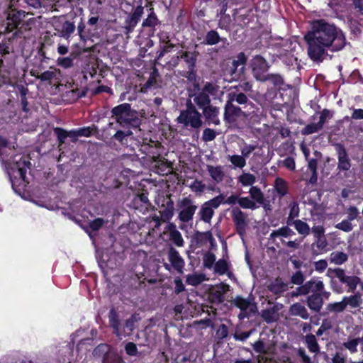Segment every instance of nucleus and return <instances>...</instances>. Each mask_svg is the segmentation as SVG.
Masks as SVG:
<instances>
[{
	"label": "nucleus",
	"mask_w": 363,
	"mask_h": 363,
	"mask_svg": "<svg viewBox=\"0 0 363 363\" xmlns=\"http://www.w3.org/2000/svg\"><path fill=\"white\" fill-rule=\"evenodd\" d=\"M311 30L304 36L308 45V55L311 60L322 62L327 50L337 52L346 45V38L342 30L334 23L325 19L314 20L311 23Z\"/></svg>",
	"instance_id": "f257e3e1"
},
{
	"label": "nucleus",
	"mask_w": 363,
	"mask_h": 363,
	"mask_svg": "<svg viewBox=\"0 0 363 363\" xmlns=\"http://www.w3.org/2000/svg\"><path fill=\"white\" fill-rule=\"evenodd\" d=\"M77 4H73L71 0H67L71 10L65 15L54 16L52 19V26L55 31V35L69 42L75 35H78L82 41H85V23L84 9Z\"/></svg>",
	"instance_id": "f03ea898"
},
{
	"label": "nucleus",
	"mask_w": 363,
	"mask_h": 363,
	"mask_svg": "<svg viewBox=\"0 0 363 363\" xmlns=\"http://www.w3.org/2000/svg\"><path fill=\"white\" fill-rule=\"evenodd\" d=\"M219 89L220 86L214 89L205 88L203 90V91L193 99L198 108L202 111L201 114L205 118L206 123L208 125L211 124L218 125L220 124L219 119L220 108L211 104V96L216 98L218 96Z\"/></svg>",
	"instance_id": "7ed1b4c3"
},
{
	"label": "nucleus",
	"mask_w": 363,
	"mask_h": 363,
	"mask_svg": "<svg viewBox=\"0 0 363 363\" xmlns=\"http://www.w3.org/2000/svg\"><path fill=\"white\" fill-rule=\"evenodd\" d=\"M111 113V118L121 127L137 128L141 125L138 111L128 103H123L113 107Z\"/></svg>",
	"instance_id": "20e7f679"
},
{
	"label": "nucleus",
	"mask_w": 363,
	"mask_h": 363,
	"mask_svg": "<svg viewBox=\"0 0 363 363\" xmlns=\"http://www.w3.org/2000/svg\"><path fill=\"white\" fill-rule=\"evenodd\" d=\"M30 166L29 160L23 156L13 163L9 175L12 189L15 192L20 194L26 184L29 183L26 178V172Z\"/></svg>",
	"instance_id": "39448f33"
},
{
	"label": "nucleus",
	"mask_w": 363,
	"mask_h": 363,
	"mask_svg": "<svg viewBox=\"0 0 363 363\" xmlns=\"http://www.w3.org/2000/svg\"><path fill=\"white\" fill-rule=\"evenodd\" d=\"M186 108L180 111L177 118L178 123L182 124L184 127H190L193 129H199L203 125L202 114L192 98L188 97L186 104Z\"/></svg>",
	"instance_id": "423d86ee"
},
{
	"label": "nucleus",
	"mask_w": 363,
	"mask_h": 363,
	"mask_svg": "<svg viewBox=\"0 0 363 363\" xmlns=\"http://www.w3.org/2000/svg\"><path fill=\"white\" fill-rule=\"evenodd\" d=\"M335 150L337 157V173L338 179L347 182L350 178H354V173L351 169L352 162L349 154L342 143H335Z\"/></svg>",
	"instance_id": "0eeeda50"
},
{
	"label": "nucleus",
	"mask_w": 363,
	"mask_h": 363,
	"mask_svg": "<svg viewBox=\"0 0 363 363\" xmlns=\"http://www.w3.org/2000/svg\"><path fill=\"white\" fill-rule=\"evenodd\" d=\"M182 76L187 80V86L186 89L187 96L192 98L193 99L195 97H197L200 93L203 91V90H204L205 88L214 89L219 86L218 84L212 82H203V85L201 86L199 82L200 78L197 76L195 68H188V70L185 72Z\"/></svg>",
	"instance_id": "6e6552de"
},
{
	"label": "nucleus",
	"mask_w": 363,
	"mask_h": 363,
	"mask_svg": "<svg viewBox=\"0 0 363 363\" xmlns=\"http://www.w3.org/2000/svg\"><path fill=\"white\" fill-rule=\"evenodd\" d=\"M248 193L249 196H241L240 208L255 210L262 206L265 211L270 210L269 201L265 199L264 194L259 187L252 186Z\"/></svg>",
	"instance_id": "1a4fd4ad"
},
{
	"label": "nucleus",
	"mask_w": 363,
	"mask_h": 363,
	"mask_svg": "<svg viewBox=\"0 0 363 363\" xmlns=\"http://www.w3.org/2000/svg\"><path fill=\"white\" fill-rule=\"evenodd\" d=\"M25 16V11L11 9L2 25L4 27V33L9 34L13 32L12 38H21L23 35L22 28L24 26Z\"/></svg>",
	"instance_id": "9d476101"
},
{
	"label": "nucleus",
	"mask_w": 363,
	"mask_h": 363,
	"mask_svg": "<svg viewBox=\"0 0 363 363\" xmlns=\"http://www.w3.org/2000/svg\"><path fill=\"white\" fill-rule=\"evenodd\" d=\"M177 206L181 208L178 218L181 222L189 223L193 219L194 215L197 209V206L189 197H184L177 203Z\"/></svg>",
	"instance_id": "9b49d317"
},
{
	"label": "nucleus",
	"mask_w": 363,
	"mask_h": 363,
	"mask_svg": "<svg viewBox=\"0 0 363 363\" xmlns=\"http://www.w3.org/2000/svg\"><path fill=\"white\" fill-rule=\"evenodd\" d=\"M252 73L257 81H262L267 74H266L269 68L268 62L260 55L252 57L250 62Z\"/></svg>",
	"instance_id": "f8f14e48"
},
{
	"label": "nucleus",
	"mask_w": 363,
	"mask_h": 363,
	"mask_svg": "<svg viewBox=\"0 0 363 363\" xmlns=\"http://www.w3.org/2000/svg\"><path fill=\"white\" fill-rule=\"evenodd\" d=\"M108 347L106 344H101L94 349V354L103 353L102 363H126L116 350H108Z\"/></svg>",
	"instance_id": "ddd939ff"
},
{
	"label": "nucleus",
	"mask_w": 363,
	"mask_h": 363,
	"mask_svg": "<svg viewBox=\"0 0 363 363\" xmlns=\"http://www.w3.org/2000/svg\"><path fill=\"white\" fill-rule=\"evenodd\" d=\"M167 257L170 264L165 263L164 264L165 269L170 270V267H172L179 274H182L185 266V261L180 255L179 251L174 247L170 246L168 249Z\"/></svg>",
	"instance_id": "4468645a"
},
{
	"label": "nucleus",
	"mask_w": 363,
	"mask_h": 363,
	"mask_svg": "<svg viewBox=\"0 0 363 363\" xmlns=\"http://www.w3.org/2000/svg\"><path fill=\"white\" fill-rule=\"evenodd\" d=\"M197 40L200 41V45H201L213 46L222 43L223 45L220 46L218 50L225 48L226 45H229L227 38L221 37L218 32L213 29L207 31L203 38L197 37Z\"/></svg>",
	"instance_id": "2eb2a0df"
},
{
	"label": "nucleus",
	"mask_w": 363,
	"mask_h": 363,
	"mask_svg": "<svg viewBox=\"0 0 363 363\" xmlns=\"http://www.w3.org/2000/svg\"><path fill=\"white\" fill-rule=\"evenodd\" d=\"M231 216L235 225L236 233L243 238L246 234V228L247 226V220L246 215L240 208H233L231 211Z\"/></svg>",
	"instance_id": "dca6fc26"
},
{
	"label": "nucleus",
	"mask_w": 363,
	"mask_h": 363,
	"mask_svg": "<svg viewBox=\"0 0 363 363\" xmlns=\"http://www.w3.org/2000/svg\"><path fill=\"white\" fill-rule=\"evenodd\" d=\"M241 196L238 194H233L225 199V196L223 194L215 196L214 198L204 202L207 206H210L212 210L217 209L221 203L228 205L238 204L240 207Z\"/></svg>",
	"instance_id": "f3484780"
},
{
	"label": "nucleus",
	"mask_w": 363,
	"mask_h": 363,
	"mask_svg": "<svg viewBox=\"0 0 363 363\" xmlns=\"http://www.w3.org/2000/svg\"><path fill=\"white\" fill-rule=\"evenodd\" d=\"M143 11V7L141 5H139L134 9L131 14L128 15L125 18L123 27L125 33H130L134 30L137 24L140 21Z\"/></svg>",
	"instance_id": "a211bd4d"
},
{
	"label": "nucleus",
	"mask_w": 363,
	"mask_h": 363,
	"mask_svg": "<svg viewBox=\"0 0 363 363\" xmlns=\"http://www.w3.org/2000/svg\"><path fill=\"white\" fill-rule=\"evenodd\" d=\"M150 10L151 12L150 14L142 23V27L145 30H147V34L150 37H152L155 35V31L160 28L162 23L158 19L156 13L153 11V9H151Z\"/></svg>",
	"instance_id": "6ab92c4d"
},
{
	"label": "nucleus",
	"mask_w": 363,
	"mask_h": 363,
	"mask_svg": "<svg viewBox=\"0 0 363 363\" xmlns=\"http://www.w3.org/2000/svg\"><path fill=\"white\" fill-rule=\"evenodd\" d=\"M247 62V57L242 52L238 53L236 59L232 62L230 67V74L232 78L235 79L240 77V74L243 73L245 65Z\"/></svg>",
	"instance_id": "aec40b11"
},
{
	"label": "nucleus",
	"mask_w": 363,
	"mask_h": 363,
	"mask_svg": "<svg viewBox=\"0 0 363 363\" xmlns=\"http://www.w3.org/2000/svg\"><path fill=\"white\" fill-rule=\"evenodd\" d=\"M245 115L242 109L235 106L231 101H228L224 108V120L229 123L235 122L237 118Z\"/></svg>",
	"instance_id": "412c9836"
},
{
	"label": "nucleus",
	"mask_w": 363,
	"mask_h": 363,
	"mask_svg": "<svg viewBox=\"0 0 363 363\" xmlns=\"http://www.w3.org/2000/svg\"><path fill=\"white\" fill-rule=\"evenodd\" d=\"M333 248L327 240L326 236L314 239L311 244V255L316 257L323 255Z\"/></svg>",
	"instance_id": "4be33fe9"
},
{
	"label": "nucleus",
	"mask_w": 363,
	"mask_h": 363,
	"mask_svg": "<svg viewBox=\"0 0 363 363\" xmlns=\"http://www.w3.org/2000/svg\"><path fill=\"white\" fill-rule=\"evenodd\" d=\"M61 72L60 69L50 67L49 70L36 75L35 77L42 82H46L49 84H58L61 80Z\"/></svg>",
	"instance_id": "5701e85b"
},
{
	"label": "nucleus",
	"mask_w": 363,
	"mask_h": 363,
	"mask_svg": "<svg viewBox=\"0 0 363 363\" xmlns=\"http://www.w3.org/2000/svg\"><path fill=\"white\" fill-rule=\"evenodd\" d=\"M154 149H157L156 147H153L148 143L143 144L140 147V150L147 156H150L152 154V158L153 162L159 164V167L162 171H164L167 167V160L165 158L160 156V154L155 155L156 152L153 151Z\"/></svg>",
	"instance_id": "b1692460"
},
{
	"label": "nucleus",
	"mask_w": 363,
	"mask_h": 363,
	"mask_svg": "<svg viewBox=\"0 0 363 363\" xmlns=\"http://www.w3.org/2000/svg\"><path fill=\"white\" fill-rule=\"evenodd\" d=\"M229 285L220 284L211 289L209 293V298L213 303H220L224 301V294L228 290Z\"/></svg>",
	"instance_id": "393cba45"
},
{
	"label": "nucleus",
	"mask_w": 363,
	"mask_h": 363,
	"mask_svg": "<svg viewBox=\"0 0 363 363\" xmlns=\"http://www.w3.org/2000/svg\"><path fill=\"white\" fill-rule=\"evenodd\" d=\"M287 284L284 283L281 278L277 277L271 281L267 286L268 290L274 295L280 296L287 290Z\"/></svg>",
	"instance_id": "a878e982"
},
{
	"label": "nucleus",
	"mask_w": 363,
	"mask_h": 363,
	"mask_svg": "<svg viewBox=\"0 0 363 363\" xmlns=\"http://www.w3.org/2000/svg\"><path fill=\"white\" fill-rule=\"evenodd\" d=\"M307 306L315 312H319L323 305V297L320 293H313L307 297Z\"/></svg>",
	"instance_id": "bb28decb"
},
{
	"label": "nucleus",
	"mask_w": 363,
	"mask_h": 363,
	"mask_svg": "<svg viewBox=\"0 0 363 363\" xmlns=\"http://www.w3.org/2000/svg\"><path fill=\"white\" fill-rule=\"evenodd\" d=\"M289 313L292 316H298L303 320L309 318L310 315L306 308L300 303H294L290 306Z\"/></svg>",
	"instance_id": "cd10ccee"
},
{
	"label": "nucleus",
	"mask_w": 363,
	"mask_h": 363,
	"mask_svg": "<svg viewBox=\"0 0 363 363\" xmlns=\"http://www.w3.org/2000/svg\"><path fill=\"white\" fill-rule=\"evenodd\" d=\"M178 54H180V57L183 60L187 65V68H196L197 57L199 52L196 51H184L179 50Z\"/></svg>",
	"instance_id": "c85d7f7f"
},
{
	"label": "nucleus",
	"mask_w": 363,
	"mask_h": 363,
	"mask_svg": "<svg viewBox=\"0 0 363 363\" xmlns=\"http://www.w3.org/2000/svg\"><path fill=\"white\" fill-rule=\"evenodd\" d=\"M274 190L277 196L281 199L289 193V185L285 179L277 177L274 184Z\"/></svg>",
	"instance_id": "c756f323"
},
{
	"label": "nucleus",
	"mask_w": 363,
	"mask_h": 363,
	"mask_svg": "<svg viewBox=\"0 0 363 363\" xmlns=\"http://www.w3.org/2000/svg\"><path fill=\"white\" fill-rule=\"evenodd\" d=\"M174 202L172 199H169L165 205V208L160 211L161 220L163 222H169L174 216Z\"/></svg>",
	"instance_id": "7c9ffc66"
},
{
	"label": "nucleus",
	"mask_w": 363,
	"mask_h": 363,
	"mask_svg": "<svg viewBox=\"0 0 363 363\" xmlns=\"http://www.w3.org/2000/svg\"><path fill=\"white\" fill-rule=\"evenodd\" d=\"M109 325L113 330V333L120 335V320L117 311L111 308L108 313Z\"/></svg>",
	"instance_id": "2f4dec72"
},
{
	"label": "nucleus",
	"mask_w": 363,
	"mask_h": 363,
	"mask_svg": "<svg viewBox=\"0 0 363 363\" xmlns=\"http://www.w3.org/2000/svg\"><path fill=\"white\" fill-rule=\"evenodd\" d=\"M200 216V220L209 223L214 216V211L211 208L203 203L198 213Z\"/></svg>",
	"instance_id": "473e14b6"
},
{
	"label": "nucleus",
	"mask_w": 363,
	"mask_h": 363,
	"mask_svg": "<svg viewBox=\"0 0 363 363\" xmlns=\"http://www.w3.org/2000/svg\"><path fill=\"white\" fill-rule=\"evenodd\" d=\"M295 235V232L293 231L288 226H282L277 230H272L269 235V240H274L277 237L288 238Z\"/></svg>",
	"instance_id": "72a5a7b5"
},
{
	"label": "nucleus",
	"mask_w": 363,
	"mask_h": 363,
	"mask_svg": "<svg viewBox=\"0 0 363 363\" xmlns=\"http://www.w3.org/2000/svg\"><path fill=\"white\" fill-rule=\"evenodd\" d=\"M305 343L311 352L318 354L320 352V346L313 334H307L305 336Z\"/></svg>",
	"instance_id": "f704fd0d"
},
{
	"label": "nucleus",
	"mask_w": 363,
	"mask_h": 363,
	"mask_svg": "<svg viewBox=\"0 0 363 363\" xmlns=\"http://www.w3.org/2000/svg\"><path fill=\"white\" fill-rule=\"evenodd\" d=\"M270 82L276 88L281 89L284 84V78L279 74H267L261 82Z\"/></svg>",
	"instance_id": "c9c22d12"
},
{
	"label": "nucleus",
	"mask_w": 363,
	"mask_h": 363,
	"mask_svg": "<svg viewBox=\"0 0 363 363\" xmlns=\"http://www.w3.org/2000/svg\"><path fill=\"white\" fill-rule=\"evenodd\" d=\"M329 259L330 263L341 265L347 261L348 255L343 252L335 251L330 255Z\"/></svg>",
	"instance_id": "e433bc0d"
},
{
	"label": "nucleus",
	"mask_w": 363,
	"mask_h": 363,
	"mask_svg": "<svg viewBox=\"0 0 363 363\" xmlns=\"http://www.w3.org/2000/svg\"><path fill=\"white\" fill-rule=\"evenodd\" d=\"M277 308L274 306L262 311V317L267 323H271L275 322L278 319Z\"/></svg>",
	"instance_id": "4c0bfd02"
},
{
	"label": "nucleus",
	"mask_w": 363,
	"mask_h": 363,
	"mask_svg": "<svg viewBox=\"0 0 363 363\" xmlns=\"http://www.w3.org/2000/svg\"><path fill=\"white\" fill-rule=\"evenodd\" d=\"M5 33H0V55L4 56L10 52L11 38L6 37Z\"/></svg>",
	"instance_id": "58836bf2"
},
{
	"label": "nucleus",
	"mask_w": 363,
	"mask_h": 363,
	"mask_svg": "<svg viewBox=\"0 0 363 363\" xmlns=\"http://www.w3.org/2000/svg\"><path fill=\"white\" fill-rule=\"evenodd\" d=\"M342 284H347L348 286L347 291L352 293L354 292L359 284H361L363 286V282L357 276H348Z\"/></svg>",
	"instance_id": "ea45409f"
},
{
	"label": "nucleus",
	"mask_w": 363,
	"mask_h": 363,
	"mask_svg": "<svg viewBox=\"0 0 363 363\" xmlns=\"http://www.w3.org/2000/svg\"><path fill=\"white\" fill-rule=\"evenodd\" d=\"M343 300L346 307L347 306H350L352 308H357L362 303L361 294L359 293L350 296H344Z\"/></svg>",
	"instance_id": "a19ab883"
},
{
	"label": "nucleus",
	"mask_w": 363,
	"mask_h": 363,
	"mask_svg": "<svg viewBox=\"0 0 363 363\" xmlns=\"http://www.w3.org/2000/svg\"><path fill=\"white\" fill-rule=\"evenodd\" d=\"M294 228L296 231L303 237H306L310 234L311 228L308 224L301 220L296 219L294 223Z\"/></svg>",
	"instance_id": "79ce46f5"
},
{
	"label": "nucleus",
	"mask_w": 363,
	"mask_h": 363,
	"mask_svg": "<svg viewBox=\"0 0 363 363\" xmlns=\"http://www.w3.org/2000/svg\"><path fill=\"white\" fill-rule=\"evenodd\" d=\"M195 240L198 244H205L208 242H212L213 238L212 233L210 231L199 232L197 231L195 233Z\"/></svg>",
	"instance_id": "37998d69"
},
{
	"label": "nucleus",
	"mask_w": 363,
	"mask_h": 363,
	"mask_svg": "<svg viewBox=\"0 0 363 363\" xmlns=\"http://www.w3.org/2000/svg\"><path fill=\"white\" fill-rule=\"evenodd\" d=\"M251 13L252 11L248 10L246 11L245 13H239L238 11H236L234 12L233 15L234 16V18L242 23L243 26H247L252 20V14Z\"/></svg>",
	"instance_id": "c03bdc74"
},
{
	"label": "nucleus",
	"mask_w": 363,
	"mask_h": 363,
	"mask_svg": "<svg viewBox=\"0 0 363 363\" xmlns=\"http://www.w3.org/2000/svg\"><path fill=\"white\" fill-rule=\"evenodd\" d=\"M233 304L240 311H246L250 306L251 301L248 298L237 296L233 300Z\"/></svg>",
	"instance_id": "a18cd8bd"
},
{
	"label": "nucleus",
	"mask_w": 363,
	"mask_h": 363,
	"mask_svg": "<svg viewBox=\"0 0 363 363\" xmlns=\"http://www.w3.org/2000/svg\"><path fill=\"white\" fill-rule=\"evenodd\" d=\"M208 172L213 180L220 182L223 179V172L220 167L208 166Z\"/></svg>",
	"instance_id": "49530a36"
},
{
	"label": "nucleus",
	"mask_w": 363,
	"mask_h": 363,
	"mask_svg": "<svg viewBox=\"0 0 363 363\" xmlns=\"http://www.w3.org/2000/svg\"><path fill=\"white\" fill-rule=\"evenodd\" d=\"M236 101L238 104H240V105H243V104H247V105H250V106H252L253 105V103L250 101H249L248 98H247V96L242 93V92H240V93H233L232 94V96H231V101Z\"/></svg>",
	"instance_id": "de8ad7c7"
},
{
	"label": "nucleus",
	"mask_w": 363,
	"mask_h": 363,
	"mask_svg": "<svg viewBox=\"0 0 363 363\" xmlns=\"http://www.w3.org/2000/svg\"><path fill=\"white\" fill-rule=\"evenodd\" d=\"M323 128L320 126L318 123H311L307 124L302 130H301V134L303 135H308L313 133H318L320 130H322Z\"/></svg>",
	"instance_id": "09e8293b"
},
{
	"label": "nucleus",
	"mask_w": 363,
	"mask_h": 363,
	"mask_svg": "<svg viewBox=\"0 0 363 363\" xmlns=\"http://www.w3.org/2000/svg\"><path fill=\"white\" fill-rule=\"evenodd\" d=\"M228 264L224 259H220L214 264V271L219 275L225 274L228 270Z\"/></svg>",
	"instance_id": "8fccbe9b"
},
{
	"label": "nucleus",
	"mask_w": 363,
	"mask_h": 363,
	"mask_svg": "<svg viewBox=\"0 0 363 363\" xmlns=\"http://www.w3.org/2000/svg\"><path fill=\"white\" fill-rule=\"evenodd\" d=\"M169 240L178 247H182L184 245V240L182 238V233L179 230L170 234L169 235Z\"/></svg>",
	"instance_id": "3c124183"
},
{
	"label": "nucleus",
	"mask_w": 363,
	"mask_h": 363,
	"mask_svg": "<svg viewBox=\"0 0 363 363\" xmlns=\"http://www.w3.org/2000/svg\"><path fill=\"white\" fill-rule=\"evenodd\" d=\"M256 178L255 177L250 173H243L239 177V182L242 184V186H253V184L255 182Z\"/></svg>",
	"instance_id": "603ef678"
},
{
	"label": "nucleus",
	"mask_w": 363,
	"mask_h": 363,
	"mask_svg": "<svg viewBox=\"0 0 363 363\" xmlns=\"http://www.w3.org/2000/svg\"><path fill=\"white\" fill-rule=\"evenodd\" d=\"M53 132L57 137L59 145L64 144L65 139L68 138L67 131L62 128L55 127L53 128Z\"/></svg>",
	"instance_id": "864d4df0"
},
{
	"label": "nucleus",
	"mask_w": 363,
	"mask_h": 363,
	"mask_svg": "<svg viewBox=\"0 0 363 363\" xmlns=\"http://www.w3.org/2000/svg\"><path fill=\"white\" fill-rule=\"evenodd\" d=\"M174 47L175 45L171 42L163 43L162 45L160 46V50L157 52V60L162 59L165 55V54L171 52Z\"/></svg>",
	"instance_id": "5fc2aeb1"
},
{
	"label": "nucleus",
	"mask_w": 363,
	"mask_h": 363,
	"mask_svg": "<svg viewBox=\"0 0 363 363\" xmlns=\"http://www.w3.org/2000/svg\"><path fill=\"white\" fill-rule=\"evenodd\" d=\"M216 256L213 253L208 252L203 257V264L205 268L211 269L215 264Z\"/></svg>",
	"instance_id": "6e6d98bb"
},
{
	"label": "nucleus",
	"mask_w": 363,
	"mask_h": 363,
	"mask_svg": "<svg viewBox=\"0 0 363 363\" xmlns=\"http://www.w3.org/2000/svg\"><path fill=\"white\" fill-rule=\"evenodd\" d=\"M359 344V339H350L348 340L347 342H344L342 343V346L348 350L350 353H356L357 352V346Z\"/></svg>",
	"instance_id": "4d7b16f0"
},
{
	"label": "nucleus",
	"mask_w": 363,
	"mask_h": 363,
	"mask_svg": "<svg viewBox=\"0 0 363 363\" xmlns=\"http://www.w3.org/2000/svg\"><path fill=\"white\" fill-rule=\"evenodd\" d=\"M346 308L345 301L342 299L340 302H335L333 303H329L327 306V310L329 311H333L335 313H340L343 311Z\"/></svg>",
	"instance_id": "13d9d810"
},
{
	"label": "nucleus",
	"mask_w": 363,
	"mask_h": 363,
	"mask_svg": "<svg viewBox=\"0 0 363 363\" xmlns=\"http://www.w3.org/2000/svg\"><path fill=\"white\" fill-rule=\"evenodd\" d=\"M218 6L220 7V13L222 16H225V12L228 9V5L229 3L231 4H238V0H217Z\"/></svg>",
	"instance_id": "bf43d9fd"
},
{
	"label": "nucleus",
	"mask_w": 363,
	"mask_h": 363,
	"mask_svg": "<svg viewBox=\"0 0 363 363\" xmlns=\"http://www.w3.org/2000/svg\"><path fill=\"white\" fill-rule=\"evenodd\" d=\"M216 132L213 129L206 128L203 131L202 140L205 143L211 142L216 138Z\"/></svg>",
	"instance_id": "052dcab7"
},
{
	"label": "nucleus",
	"mask_w": 363,
	"mask_h": 363,
	"mask_svg": "<svg viewBox=\"0 0 363 363\" xmlns=\"http://www.w3.org/2000/svg\"><path fill=\"white\" fill-rule=\"evenodd\" d=\"M230 161L233 164L239 168H242L246 164L245 158L242 155H233L230 157Z\"/></svg>",
	"instance_id": "680f3d73"
},
{
	"label": "nucleus",
	"mask_w": 363,
	"mask_h": 363,
	"mask_svg": "<svg viewBox=\"0 0 363 363\" xmlns=\"http://www.w3.org/2000/svg\"><path fill=\"white\" fill-rule=\"evenodd\" d=\"M347 219L349 220L350 221L360 218L359 210L354 206H350L347 209Z\"/></svg>",
	"instance_id": "e2e57ef3"
},
{
	"label": "nucleus",
	"mask_w": 363,
	"mask_h": 363,
	"mask_svg": "<svg viewBox=\"0 0 363 363\" xmlns=\"http://www.w3.org/2000/svg\"><path fill=\"white\" fill-rule=\"evenodd\" d=\"M133 134L132 131L128 130L126 131L118 130L113 135V138L120 142L121 144L123 143V140L128 136Z\"/></svg>",
	"instance_id": "0e129e2a"
},
{
	"label": "nucleus",
	"mask_w": 363,
	"mask_h": 363,
	"mask_svg": "<svg viewBox=\"0 0 363 363\" xmlns=\"http://www.w3.org/2000/svg\"><path fill=\"white\" fill-rule=\"evenodd\" d=\"M96 130V127L93 125V128L84 126L77 129L79 137H90L92 135L93 130Z\"/></svg>",
	"instance_id": "69168bd1"
},
{
	"label": "nucleus",
	"mask_w": 363,
	"mask_h": 363,
	"mask_svg": "<svg viewBox=\"0 0 363 363\" xmlns=\"http://www.w3.org/2000/svg\"><path fill=\"white\" fill-rule=\"evenodd\" d=\"M311 232L314 239L321 238L325 235V229L324 226L322 225H313L311 229Z\"/></svg>",
	"instance_id": "338daca9"
},
{
	"label": "nucleus",
	"mask_w": 363,
	"mask_h": 363,
	"mask_svg": "<svg viewBox=\"0 0 363 363\" xmlns=\"http://www.w3.org/2000/svg\"><path fill=\"white\" fill-rule=\"evenodd\" d=\"M335 228L346 233L350 232L353 229L352 223L347 219L342 220L340 223H337Z\"/></svg>",
	"instance_id": "774afa93"
}]
</instances>
